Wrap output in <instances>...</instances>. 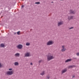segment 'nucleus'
<instances>
[{
    "mask_svg": "<svg viewBox=\"0 0 79 79\" xmlns=\"http://www.w3.org/2000/svg\"><path fill=\"white\" fill-rule=\"evenodd\" d=\"M54 56L52 55V54L49 53L47 56V61H50L53 59H54Z\"/></svg>",
    "mask_w": 79,
    "mask_h": 79,
    "instance_id": "1",
    "label": "nucleus"
},
{
    "mask_svg": "<svg viewBox=\"0 0 79 79\" xmlns=\"http://www.w3.org/2000/svg\"><path fill=\"white\" fill-rule=\"evenodd\" d=\"M54 44V42L52 40H50L47 43L46 45L47 46L51 45Z\"/></svg>",
    "mask_w": 79,
    "mask_h": 79,
    "instance_id": "2",
    "label": "nucleus"
},
{
    "mask_svg": "<svg viewBox=\"0 0 79 79\" xmlns=\"http://www.w3.org/2000/svg\"><path fill=\"white\" fill-rule=\"evenodd\" d=\"M14 73L13 71H8L6 72V74L8 76H10L13 74Z\"/></svg>",
    "mask_w": 79,
    "mask_h": 79,
    "instance_id": "3",
    "label": "nucleus"
},
{
    "mask_svg": "<svg viewBox=\"0 0 79 79\" xmlns=\"http://www.w3.org/2000/svg\"><path fill=\"white\" fill-rule=\"evenodd\" d=\"M61 48V51L62 52H65L66 50V49L65 48V46L64 45L62 46Z\"/></svg>",
    "mask_w": 79,
    "mask_h": 79,
    "instance_id": "4",
    "label": "nucleus"
},
{
    "mask_svg": "<svg viewBox=\"0 0 79 79\" xmlns=\"http://www.w3.org/2000/svg\"><path fill=\"white\" fill-rule=\"evenodd\" d=\"M17 48L19 49H21L23 48V45L22 44H19L17 46Z\"/></svg>",
    "mask_w": 79,
    "mask_h": 79,
    "instance_id": "5",
    "label": "nucleus"
},
{
    "mask_svg": "<svg viewBox=\"0 0 79 79\" xmlns=\"http://www.w3.org/2000/svg\"><path fill=\"white\" fill-rule=\"evenodd\" d=\"M63 24V22L61 21V22H59L58 23V26H61V25H62Z\"/></svg>",
    "mask_w": 79,
    "mask_h": 79,
    "instance_id": "6",
    "label": "nucleus"
},
{
    "mask_svg": "<svg viewBox=\"0 0 79 79\" xmlns=\"http://www.w3.org/2000/svg\"><path fill=\"white\" fill-rule=\"evenodd\" d=\"M29 56H30V53H27L25 54V57H28Z\"/></svg>",
    "mask_w": 79,
    "mask_h": 79,
    "instance_id": "7",
    "label": "nucleus"
},
{
    "mask_svg": "<svg viewBox=\"0 0 79 79\" xmlns=\"http://www.w3.org/2000/svg\"><path fill=\"white\" fill-rule=\"evenodd\" d=\"M67 71V69H63L61 71V73H62V74H63V73H66Z\"/></svg>",
    "mask_w": 79,
    "mask_h": 79,
    "instance_id": "8",
    "label": "nucleus"
},
{
    "mask_svg": "<svg viewBox=\"0 0 79 79\" xmlns=\"http://www.w3.org/2000/svg\"><path fill=\"white\" fill-rule=\"evenodd\" d=\"M69 12L71 14H75V11H73V10H70L69 11Z\"/></svg>",
    "mask_w": 79,
    "mask_h": 79,
    "instance_id": "9",
    "label": "nucleus"
},
{
    "mask_svg": "<svg viewBox=\"0 0 79 79\" xmlns=\"http://www.w3.org/2000/svg\"><path fill=\"white\" fill-rule=\"evenodd\" d=\"M71 61H72V59H68L66 60L65 61V63H68V62H70Z\"/></svg>",
    "mask_w": 79,
    "mask_h": 79,
    "instance_id": "10",
    "label": "nucleus"
},
{
    "mask_svg": "<svg viewBox=\"0 0 79 79\" xmlns=\"http://www.w3.org/2000/svg\"><path fill=\"white\" fill-rule=\"evenodd\" d=\"M45 74V71H43L41 73H40V75L41 76H44Z\"/></svg>",
    "mask_w": 79,
    "mask_h": 79,
    "instance_id": "11",
    "label": "nucleus"
},
{
    "mask_svg": "<svg viewBox=\"0 0 79 79\" xmlns=\"http://www.w3.org/2000/svg\"><path fill=\"white\" fill-rule=\"evenodd\" d=\"M15 56H18V57L19 56V53H17L15 54Z\"/></svg>",
    "mask_w": 79,
    "mask_h": 79,
    "instance_id": "12",
    "label": "nucleus"
},
{
    "mask_svg": "<svg viewBox=\"0 0 79 79\" xmlns=\"http://www.w3.org/2000/svg\"><path fill=\"white\" fill-rule=\"evenodd\" d=\"M74 67H75L74 65H70L69 66V68H72Z\"/></svg>",
    "mask_w": 79,
    "mask_h": 79,
    "instance_id": "13",
    "label": "nucleus"
},
{
    "mask_svg": "<svg viewBox=\"0 0 79 79\" xmlns=\"http://www.w3.org/2000/svg\"><path fill=\"white\" fill-rule=\"evenodd\" d=\"M14 64L15 66H18L19 64V63L18 62H15L14 63Z\"/></svg>",
    "mask_w": 79,
    "mask_h": 79,
    "instance_id": "14",
    "label": "nucleus"
},
{
    "mask_svg": "<svg viewBox=\"0 0 79 79\" xmlns=\"http://www.w3.org/2000/svg\"><path fill=\"white\" fill-rule=\"evenodd\" d=\"M26 46H29L30 45V43L28 42H27L26 43Z\"/></svg>",
    "mask_w": 79,
    "mask_h": 79,
    "instance_id": "15",
    "label": "nucleus"
},
{
    "mask_svg": "<svg viewBox=\"0 0 79 79\" xmlns=\"http://www.w3.org/2000/svg\"><path fill=\"white\" fill-rule=\"evenodd\" d=\"M1 47H3L5 45H4V44H1Z\"/></svg>",
    "mask_w": 79,
    "mask_h": 79,
    "instance_id": "16",
    "label": "nucleus"
},
{
    "mask_svg": "<svg viewBox=\"0 0 79 79\" xmlns=\"http://www.w3.org/2000/svg\"><path fill=\"white\" fill-rule=\"evenodd\" d=\"M50 78V76L48 75L47 76L46 79H49Z\"/></svg>",
    "mask_w": 79,
    "mask_h": 79,
    "instance_id": "17",
    "label": "nucleus"
},
{
    "mask_svg": "<svg viewBox=\"0 0 79 79\" xmlns=\"http://www.w3.org/2000/svg\"><path fill=\"white\" fill-rule=\"evenodd\" d=\"M68 20H71V16H69L68 17Z\"/></svg>",
    "mask_w": 79,
    "mask_h": 79,
    "instance_id": "18",
    "label": "nucleus"
},
{
    "mask_svg": "<svg viewBox=\"0 0 79 79\" xmlns=\"http://www.w3.org/2000/svg\"><path fill=\"white\" fill-rule=\"evenodd\" d=\"M43 61V60H40L39 61V63H42V62Z\"/></svg>",
    "mask_w": 79,
    "mask_h": 79,
    "instance_id": "19",
    "label": "nucleus"
},
{
    "mask_svg": "<svg viewBox=\"0 0 79 79\" xmlns=\"http://www.w3.org/2000/svg\"><path fill=\"white\" fill-rule=\"evenodd\" d=\"M18 35H20V31H19L17 32Z\"/></svg>",
    "mask_w": 79,
    "mask_h": 79,
    "instance_id": "20",
    "label": "nucleus"
},
{
    "mask_svg": "<svg viewBox=\"0 0 79 79\" xmlns=\"http://www.w3.org/2000/svg\"><path fill=\"white\" fill-rule=\"evenodd\" d=\"M35 4H37V5H39V4H40V2H36L35 3Z\"/></svg>",
    "mask_w": 79,
    "mask_h": 79,
    "instance_id": "21",
    "label": "nucleus"
},
{
    "mask_svg": "<svg viewBox=\"0 0 79 79\" xmlns=\"http://www.w3.org/2000/svg\"><path fill=\"white\" fill-rule=\"evenodd\" d=\"M73 17H74L73 16H70L71 19H73Z\"/></svg>",
    "mask_w": 79,
    "mask_h": 79,
    "instance_id": "22",
    "label": "nucleus"
},
{
    "mask_svg": "<svg viewBox=\"0 0 79 79\" xmlns=\"http://www.w3.org/2000/svg\"><path fill=\"white\" fill-rule=\"evenodd\" d=\"M73 28H74V27H71L70 28H69V30L72 29H73Z\"/></svg>",
    "mask_w": 79,
    "mask_h": 79,
    "instance_id": "23",
    "label": "nucleus"
},
{
    "mask_svg": "<svg viewBox=\"0 0 79 79\" xmlns=\"http://www.w3.org/2000/svg\"><path fill=\"white\" fill-rule=\"evenodd\" d=\"M12 70H13V69H9V71H11Z\"/></svg>",
    "mask_w": 79,
    "mask_h": 79,
    "instance_id": "24",
    "label": "nucleus"
},
{
    "mask_svg": "<svg viewBox=\"0 0 79 79\" xmlns=\"http://www.w3.org/2000/svg\"><path fill=\"white\" fill-rule=\"evenodd\" d=\"M77 56H79V53H77Z\"/></svg>",
    "mask_w": 79,
    "mask_h": 79,
    "instance_id": "25",
    "label": "nucleus"
},
{
    "mask_svg": "<svg viewBox=\"0 0 79 79\" xmlns=\"http://www.w3.org/2000/svg\"><path fill=\"white\" fill-rule=\"evenodd\" d=\"M2 64H1L0 63V68L1 67H2Z\"/></svg>",
    "mask_w": 79,
    "mask_h": 79,
    "instance_id": "26",
    "label": "nucleus"
},
{
    "mask_svg": "<svg viewBox=\"0 0 79 79\" xmlns=\"http://www.w3.org/2000/svg\"><path fill=\"white\" fill-rule=\"evenodd\" d=\"M21 7H22V8H23V7H24V5L22 6Z\"/></svg>",
    "mask_w": 79,
    "mask_h": 79,
    "instance_id": "27",
    "label": "nucleus"
},
{
    "mask_svg": "<svg viewBox=\"0 0 79 79\" xmlns=\"http://www.w3.org/2000/svg\"><path fill=\"white\" fill-rule=\"evenodd\" d=\"M74 77H75V76H74V75L72 77L73 78H74Z\"/></svg>",
    "mask_w": 79,
    "mask_h": 79,
    "instance_id": "28",
    "label": "nucleus"
},
{
    "mask_svg": "<svg viewBox=\"0 0 79 79\" xmlns=\"http://www.w3.org/2000/svg\"><path fill=\"white\" fill-rule=\"evenodd\" d=\"M30 64H31V65H32V63H30Z\"/></svg>",
    "mask_w": 79,
    "mask_h": 79,
    "instance_id": "29",
    "label": "nucleus"
},
{
    "mask_svg": "<svg viewBox=\"0 0 79 79\" xmlns=\"http://www.w3.org/2000/svg\"><path fill=\"white\" fill-rule=\"evenodd\" d=\"M14 34H16V33L15 32V33H14Z\"/></svg>",
    "mask_w": 79,
    "mask_h": 79,
    "instance_id": "30",
    "label": "nucleus"
}]
</instances>
